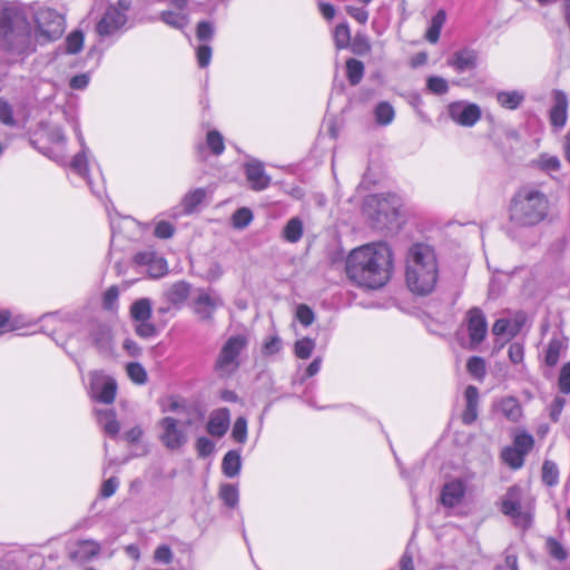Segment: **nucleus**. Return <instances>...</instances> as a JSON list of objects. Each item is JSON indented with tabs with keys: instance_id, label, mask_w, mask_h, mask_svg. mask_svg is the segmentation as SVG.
<instances>
[{
	"instance_id": "obj_1",
	"label": "nucleus",
	"mask_w": 570,
	"mask_h": 570,
	"mask_svg": "<svg viewBox=\"0 0 570 570\" xmlns=\"http://www.w3.org/2000/svg\"><path fill=\"white\" fill-rule=\"evenodd\" d=\"M392 265V252L385 243L367 244L350 253L346 274L360 286L379 288L390 279Z\"/></svg>"
},
{
	"instance_id": "obj_2",
	"label": "nucleus",
	"mask_w": 570,
	"mask_h": 570,
	"mask_svg": "<svg viewBox=\"0 0 570 570\" xmlns=\"http://www.w3.org/2000/svg\"><path fill=\"white\" fill-rule=\"evenodd\" d=\"M0 49L12 59H24L36 51L26 14L12 7L0 10Z\"/></svg>"
},
{
	"instance_id": "obj_3",
	"label": "nucleus",
	"mask_w": 570,
	"mask_h": 570,
	"mask_svg": "<svg viewBox=\"0 0 570 570\" xmlns=\"http://www.w3.org/2000/svg\"><path fill=\"white\" fill-rule=\"evenodd\" d=\"M438 261L433 248L426 244H414L406 256L405 281L411 292L430 294L438 281Z\"/></svg>"
},
{
	"instance_id": "obj_4",
	"label": "nucleus",
	"mask_w": 570,
	"mask_h": 570,
	"mask_svg": "<svg viewBox=\"0 0 570 570\" xmlns=\"http://www.w3.org/2000/svg\"><path fill=\"white\" fill-rule=\"evenodd\" d=\"M43 321H61L68 323L86 335L87 340L100 352H104L107 345V331L102 321L98 320L97 309L91 305L79 312H67L59 316L58 313L46 314Z\"/></svg>"
},
{
	"instance_id": "obj_5",
	"label": "nucleus",
	"mask_w": 570,
	"mask_h": 570,
	"mask_svg": "<svg viewBox=\"0 0 570 570\" xmlns=\"http://www.w3.org/2000/svg\"><path fill=\"white\" fill-rule=\"evenodd\" d=\"M549 208L544 194L532 188L520 189L510 205V219L518 226H534L542 222Z\"/></svg>"
},
{
	"instance_id": "obj_6",
	"label": "nucleus",
	"mask_w": 570,
	"mask_h": 570,
	"mask_svg": "<svg viewBox=\"0 0 570 570\" xmlns=\"http://www.w3.org/2000/svg\"><path fill=\"white\" fill-rule=\"evenodd\" d=\"M87 394L92 402L94 415L100 430L107 433V373L95 370L83 379Z\"/></svg>"
},
{
	"instance_id": "obj_7",
	"label": "nucleus",
	"mask_w": 570,
	"mask_h": 570,
	"mask_svg": "<svg viewBox=\"0 0 570 570\" xmlns=\"http://www.w3.org/2000/svg\"><path fill=\"white\" fill-rule=\"evenodd\" d=\"M247 345L248 338L243 334L233 335L224 343L214 365L219 377H229L238 370V356Z\"/></svg>"
},
{
	"instance_id": "obj_8",
	"label": "nucleus",
	"mask_w": 570,
	"mask_h": 570,
	"mask_svg": "<svg viewBox=\"0 0 570 570\" xmlns=\"http://www.w3.org/2000/svg\"><path fill=\"white\" fill-rule=\"evenodd\" d=\"M36 40L40 45L58 40L65 32L63 17L51 8H39L35 13Z\"/></svg>"
},
{
	"instance_id": "obj_9",
	"label": "nucleus",
	"mask_w": 570,
	"mask_h": 570,
	"mask_svg": "<svg viewBox=\"0 0 570 570\" xmlns=\"http://www.w3.org/2000/svg\"><path fill=\"white\" fill-rule=\"evenodd\" d=\"M72 170L79 176L86 178L91 193L100 200L104 202L107 196V186L105 177L99 168H97V177L94 176V169L89 167L88 158L85 148L81 153L73 156L71 160Z\"/></svg>"
},
{
	"instance_id": "obj_10",
	"label": "nucleus",
	"mask_w": 570,
	"mask_h": 570,
	"mask_svg": "<svg viewBox=\"0 0 570 570\" xmlns=\"http://www.w3.org/2000/svg\"><path fill=\"white\" fill-rule=\"evenodd\" d=\"M190 424L189 421L179 422L178 420L166 416L160 422L161 432L159 439L163 444L169 450H178L187 443V426Z\"/></svg>"
},
{
	"instance_id": "obj_11",
	"label": "nucleus",
	"mask_w": 570,
	"mask_h": 570,
	"mask_svg": "<svg viewBox=\"0 0 570 570\" xmlns=\"http://www.w3.org/2000/svg\"><path fill=\"white\" fill-rule=\"evenodd\" d=\"M522 489L519 485L510 487L501 499V512L513 519L515 524L528 528L531 523L530 515L522 511Z\"/></svg>"
},
{
	"instance_id": "obj_12",
	"label": "nucleus",
	"mask_w": 570,
	"mask_h": 570,
	"mask_svg": "<svg viewBox=\"0 0 570 570\" xmlns=\"http://www.w3.org/2000/svg\"><path fill=\"white\" fill-rule=\"evenodd\" d=\"M449 117L458 125L472 127L481 118V108L476 104L455 101L448 107Z\"/></svg>"
},
{
	"instance_id": "obj_13",
	"label": "nucleus",
	"mask_w": 570,
	"mask_h": 570,
	"mask_svg": "<svg viewBox=\"0 0 570 570\" xmlns=\"http://www.w3.org/2000/svg\"><path fill=\"white\" fill-rule=\"evenodd\" d=\"M466 325L472 346L479 345L484 341L488 333L487 318L479 307H472L466 313Z\"/></svg>"
},
{
	"instance_id": "obj_14",
	"label": "nucleus",
	"mask_w": 570,
	"mask_h": 570,
	"mask_svg": "<svg viewBox=\"0 0 570 570\" xmlns=\"http://www.w3.org/2000/svg\"><path fill=\"white\" fill-rule=\"evenodd\" d=\"M224 302L218 295H210L207 292H202L194 299L193 309L200 321L210 322L215 309L223 306Z\"/></svg>"
},
{
	"instance_id": "obj_15",
	"label": "nucleus",
	"mask_w": 570,
	"mask_h": 570,
	"mask_svg": "<svg viewBox=\"0 0 570 570\" xmlns=\"http://www.w3.org/2000/svg\"><path fill=\"white\" fill-rule=\"evenodd\" d=\"M135 262L146 266L148 275L153 278L163 277L168 272L166 259L153 252L138 253L135 256Z\"/></svg>"
},
{
	"instance_id": "obj_16",
	"label": "nucleus",
	"mask_w": 570,
	"mask_h": 570,
	"mask_svg": "<svg viewBox=\"0 0 570 570\" xmlns=\"http://www.w3.org/2000/svg\"><path fill=\"white\" fill-rule=\"evenodd\" d=\"M479 53L472 48H463L455 51L449 59L448 65L456 72H465L476 68Z\"/></svg>"
},
{
	"instance_id": "obj_17",
	"label": "nucleus",
	"mask_w": 570,
	"mask_h": 570,
	"mask_svg": "<svg viewBox=\"0 0 570 570\" xmlns=\"http://www.w3.org/2000/svg\"><path fill=\"white\" fill-rule=\"evenodd\" d=\"M245 174L254 190H264L271 184V177L265 173L263 164L256 159L245 164Z\"/></svg>"
},
{
	"instance_id": "obj_18",
	"label": "nucleus",
	"mask_w": 570,
	"mask_h": 570,
	"mask_svg": "<svg viewBox=\"0 0 570 570\" xmlns=\"http://www.w3.org/2000/svg\"><path fill=\"white\" fill-rule=\"evenodd\" d=\"M553 106L550 109L551 125L557 128L564 127L568 114V97L564 91L556 89L552 92Z\"/></svg>"
},
{
	"instance_id": "obj_19",
	"label": "nucleus",
	"mask_w": 570,
	"mask_h": 570,
	"mask_svg": "<svg viewBox=\"0 0 570 570\" xmlns=\"http://www.w3.org/2000/svg\"><path fill=\"white\" fill-rule=\"evenodd\" d=\"M465 494V487L462 481L453 480L444 484L441 492V503L446 508L459 505Z\"/></svg>"
},
{
	"instance_id": "obj_20",
	"label": "nucleus",
	"mask_w": 570,
	"mask_h": 570,
	"mask_svg": "<svg viewBox=\"0 0 570 570\" xmlns=\"http://www.w3.org/2000/svg\"><path fill=\"white\" fill-rule=\"evenodd\" d=\"M99 547L95 541H79L69 547V558L77 563L85 562L98 553Z\"/></svg>"
},
{
	"instance_id": "obj_21",
	"label": "nucleus",
	"mask_w": 570,
	"mask_h": 570,
	"mask_svg": "<svg viewBox=\"0 0 570 570\" xmlns=\"http://www.w3.org/2000/svg\"><path fill=\"white\" fill-rule=\"evenodd\" d=\"M130 0H119L117 7H109V35L126 24V12L130 9Z\"/></svg>"
},
{
	"instance_id": "obj_22",
	"label": "nucleus",
	"mask_w": 570,
	"mask_h": 570,
	"mask_svg": "<svg viewBox=\"0 0 570 570\" xmlns=\"http://www.w3.org/2000/svg\"><path fill=\"white\" fill-rule=\"evenodd\" d=\"M464 397L466 401V407L462 414V421L465 424H471L475 421L478 416V401H479V391L475 386L469 385L465 389Z\"/></svg>"
},
{
	"instance_id": "obj_23",
	"label": "nucleus",
	"mask_w": 570,
	"mask_h": 570,
	"mask_svg": "<svg viewBox=\"0 0 570 570\" xmlns=\"http://www.w3.org/2000/svg\"><path fill=\"white\" fill-rule=\"evenodd\" d=\"M190 294V285L180 281L173 284L166 292V299L175 306H181Z\"/></svg>"
},
{
	"instance_id": "obj_24",
	"label": "nucleus",
	"mask_w": 570,
	"mask_h": 570,
	"mask_svg": "<svg viewBox=\"0 0 570 570\" xmlns=\"http://www.w3.org/2000/svg\"><path fill=\"white\" fill-rule=\"evenodd\" d=\"M566 338L562 336H554L550 340L546 353L544 363L552 367L558 364L561 353L566 350Z\"/></svg>"
},
{
	"instance_id": "obj_25",
	"label": "nucleus",
	"mask_w": 570,
	"mask_h": 570,
	"mask_svg": "<svg viewBox=\"0 0 570 570\" xmlns=\"http://www.w3.org/2000/svg\"><path fill=\"white\" fill-rule=\"evenodd\" d=\"M229 426V414L227 410H223L219 413L212 415L209 419L207 430L214 436H223Z\"/></svg>"
},
{
	"instance_id": "obj_26",
	"label": "nucleus",
	"mask_w": 570,
	"mask_h": 570,
	"mask_svg": "<svg viewBox=\"0 0 570 570\" xmlns=\"http://www.w3.org/2000/svg\"><path fill=\"white\" fill-rule=\"evenodd\" d=\"M524 100V94L519 90L499 91L497 94L498 104L510 110L517 109Z\"/></svg>"
},
{
	"instance_id": "obj_27",
	"label": "nucleus",
	"mask_w": 570,
	"mask_h": 570,
	"mask_svg": "<svg viewBox=\"0 0 570 570\" xmlns=\"http://www.w3.org/2000/svg\"><path fill=\"white\" fill-rule=\"evenodd\" d=\"M242 466L240 454L237 451H228L222 462V469L227 478L236 476Z\"/></svg>"
},
{
	"instance_id": "obj_28",
	"label": "nucleus",
	"mask_w": 570,
	"mask_h": 570,
	"mask_svg": "<svg viewBox=\"0 0 570 570\" xmlns=\"http://www.w3.org/2000/svg\"><path fill=\"white\" fill-rule=\"evenodd\" d=\"M446 20V13L443 9H440L431 20V24L426 31L425 38L431 43H436L441 29Z\"/></svg>"
},
{
	"instance_id": "obj_29",
	"label": "nucleus",
	"mask_w": 570,
	"mask_h": 570,
	"mask_svg": "<svg viewBox=\"0 0 570 570\" xmlns=\"http://www.w3.org/2000/svg\"><path fill=\"white\" fill-rule=\"evenodd\" d=\"M303 235V222L298 217L291 218L283 229V237L289 243H297Z\"/></svg>"
},
{
	"instance_id": "obj_30",
	"label": "nucleus",
	"mask_w": 570,
	"mask_h": 570,
	"mask_svg": "<svg viewBox=\"0 0 570 570\" xmlns=\"http://www.w3.org/2000/svg\"><path fill=\"white\" fill-rule=\"evenodd\" d=\"M207 191L205 188H196L189 193H187L183 200L181 205L184 207V210L186 213H191L195 210V208L203 203V200L206 198Z\"/></svg>"
},
{
	"instance_id": "obj_31",
	"label": "nucleus",
	"mask_w": 570,
	"mask_h": 570,
	"mask_svg": "<svg viewBox=\"0 0 570 570\" xmlns=\"http://www.w3.org/2000/svg\"><path fill=\"white\" fill-rule=\"evenodd\" d=\"M500 410L503 413V415L512 422H517L522 414L521 406L518 400L514 397L503 399L500 403Z\"/></svg>"
},
{
	"instance_id": "obj_32",
	"label": "nucleus",
	"mask_w": 570,
	"mask_h": 570,
	"mask_svg": "<svg viewBox=\"0 0 570 570\" xmlns=\"http://www.w3.org/2000/svg\"><path fill=\"white\" fill-rule=\"evenodd\" d=\"M130 314L135 321H149L151 317V303L148 298L137 299L130 308Z\"/></svg>"
},
{
	"instance_id": "obj_33",
	"label": "nucleus",
	"mask_w": 570,
	"mask_h": 570,
	"mask_svg": "<svg viewBox=\"0 0 570 570\" xmlns=\"http://www.w3.org/2000/svg\"><path fill=\"white\" fill-rule=\"evenodd\" d=\"M520 331L517 323H511L507 318H499L492 326V333L497 336L505 335L508 338L514 337Z\"/></svg>"
},
{
	"instance_id": "obj_34",
	"label": "nucleus",
	"mask_w": 570,
	"mask_h": 570,
	"mask_svg": "<svg viewBox=\"0 0 570 570\" xmlns=\"http://www.w3.org/2000/svg\"><path fill=\"white\" fill-rule=\"evenodd\" d=\"M347 79L352 86H356L363 78L364 65L356 59H348L346 61Z\"/></svg>"
},
{
	"instance_id": "obj_35",
	"label": "nucleus",
	"mask_w": 570,
	"mask_h": 570,
	"mask_svg": "<svg viewBox=\"0 0 570 570\" xmlns=\"http://www.w3.org/2000/svg\"><path fill=\"white\" fill-rule=\"evenodd\" d=\"M377 124L386 126L394 119V108L386 101L380 102L374 110Z\"/></svg>"
},
{
	"instance_id": "obj_36",
	"label": "nucleus",
	"mask_w": 570,
	"mask_h": 570,
	"mask_svg": "<svg viewBox=\"0 0 570 570\" xmlns=\"http://www.w3.org/2000/svg\"><path fill=\"white\" fill-rule=\"evenodd\" d=\"M501 456L502 460L512 469H520L524 463V455L514 446L503 449Z\"/></svg>"
},
{
	"instance_id": "obj_37",
	"label": "nucleus",
	"mask_w": 570,
	"mask_h": 570,
	"mask_svg": "<svg viewBox=\"0 0 570 570\" xmlns=\"http://www.w3.org/2000/svg\"><path fill=\"white\" fill-rule=\"evenodd\" d=\"M542 482L548 487H554L559 481V470L554 462L546 460L542 465Z\"/></svg>"
},
{
	"instance_id": "obj_38",
	"label": "nucleus",
	"mask_w": 570,
	"mask_h": 570,
	"mask_svg": "<svg viewBox=\"0 0 570 570\" xmlns=\"http://www.w3.org/2000/svg\"><path fill=\"white\" fill-rule=\"evenodd\" d=\"M206 145L215 156H219L225 150L224 138L217 130H209L206 136Z\"/></svg>"
},
{
	"instance_id": "obj_39",
	"label": "nucleus",
	"mask_w": 570,
	"mask_h": 570,
	"mask_svg": "<svg viewBox=\"0 0 570 570\" xmlns=\"http://www.w3.org/2000/svg\"><path fill=\"white\" fill-rule=\"evenodd\" d=\"M219 498L229 508H235L238 503V489L234 484H223L219 489Z\"/></svg>"
},
{
	"instance_id": "obj_40",
	"label": "nucleus",
	"mask_w": 570,
	"mask_h": 570,
	"mask_svg": "<svg viewBox=\"0 0 570 570\" xmlns=\"http://www.w3.org/2000/svg\"><path fill=\"white\" fill-rule=\"evenodd\" d=\"M126 372L129 379L136 384L141 385L147 382V372L140 363H128L126 366Z\"/></svg>"
},
{
	"instance_id": "obj_41",
	"label": "nucleus",
	"mask_w": 570,
	"mask_h": 570,
	"mask_svg": "<svg viewBox=\"0 0 570 570\" xmlns=\"http://www.w3.org/2000/svg\"><path fill=\"white\" fill-rule=\"evenodd\" d=\"M315 348V341L309 337L298 340L294 345V353L298 358L307 360Z\"/></svg>"
},
{
	"instance_id": "obj_42",
	"label": "nucleus",
	"mask_w": 570,
	"mask_h": 570,
	"mask_svg": "<svg viewBox=\"0 0 570 570\" xmlns=\"http://www.w3.org/2000/svg\"><path fill=\"white\" fill-rule=\"evenodd\" d=\"M533 445H534V439L529 433L522 432V433H518L514 436L513 446L518 451H521V453L523 455H527L533 449Z\"/></svg>"
},
{
	"instance_id": "obj_43",
	"label": "nucleus",
	"mask_w": 570,
	"mask_h": 570,
	"mask_svg": "<svg viewBox=\"0 0 570 570\" xmlns=\"http://www.w3.org/2000/svg\"><path fill=\"white\" fill-rule=\"evenodd\" d=\"M66 51L68 53H78L83 46V33L80 30H75L66 38Z\"/></svg>"
},
{
	"instance_id": "obj_44",
	"label": "nucleus",
	"mask_w": 570,
	"mask_h": 570,
	"mask_svg": "<svg viewBox=\"0 0 570 570\" xmlns=\"http://www.w3.org/2000/svg\"><path fill=\"white\" fill-rule=\"evenodd\" d=\"M334 41L338 49L346 48L351 41L350 28L345 23L337 24L334 30Z\"/></svg>"
},
{
	"instance_id": "obj_45",
	"label": "nucleus",
	"mask_w": 570,
	"mask_h": 570,
	"mask_svg": "<svg viewBox=\"0 0 570 570\" xmlns=\"http://www.w3.org/2000/svg\"><path fill=\"white\" fill-rule=\"evenodd\" d=\"M160 19L166 24H168L175 29H183L188 23V20L185 16L177 14L173 11H163L160 14Z\"/></svg>"
},
{
	"instance_id": "obj_46",
	"label": "nucleus",
	"mask_w": 570,
	"mask_h": 570,
	"mask_svg": "<svg viewBox=\"0 0 570 570\" xmlns=\"http://www.w3.org/2000/svg\"><path fill=\"white\" fill-rule=\"evenodd\" d=\"M546 546H547V550H548L549 554L552 558H554V559H557L559 561H563V560L567 559V557H568L567 550L554 538H548L547 541H546Z\"/></svg>"
},
{
	"instance_id": "obj_47",
	"label": "nucleus",
	"mask_w": 570,
	"mask_h": 570,
	"mask_svg": "<svg viewBox=\"0 0 570 570\" xmlns=\"http://www.w3.org/2000/svg\"><path fill=\"white\" fill-rule=\"evenodd\" d=\"M466 368L474 377L482 379L485 374V362L482 357L472 356L466 363Z\"/></svg>"
},
{
	"instance_id": "obj_48",
	"label": "nucleus",
	"mask_w": 570,
	"mask_h": 570,
	"mask_svg": "<svg viewBox=\"0 0 570 570\" xmlns=\"http://www.w3.org/2000/svg\"><path fill=\"white\" fill-rule=\"evenodd\" d=\"M233 439L238 443H245L247 440V421L244 416L237 417L232 431Z\"/></svg>"
},
{
	"instance_id": "obj_49",
	"label": "nucleus",
	"mask_w": 570,
	"mask_h": 570,
	"mask_svg": "<svg viewBox=\"0 0 570 570\" xmlns=\"http://www.w3.org/2000/svg\"><path fill=\"white\" fill-rule=\"evenodd\" d=\"M426 86L429 90L435 95H444L449 90L448 81L438 76H432L428 78Z\"/></svg>"
},
{
	"instance_id": "obj_50",
	"label": "nucleus",
	"mask_w": 570,
	"mask_h": 570,
	"mask_svg": "<svg viewBox=\"0 0 570 570\" xmlns=\"http://www.w3.org/2000/svg\"><path fill=\"white\" fill-rule=\"evenodd\" d=\"M558 389L562 394H570V362L566 363L560 370Z\"/></svg>"
},
{
	"instance_id": "obj_51",
	"label": "nucleus",
	"mask_w": 570,
	"mask_h": 570,
	"mask_svg": "<svg viewBox=\"0 0 570 570\" xmlns=\"http://www.w3.org/2000/svg\"><path fill=\"white\" fill-rule=\"evenodd\" d=\"M253 219V214L248 208H239L233 215V225L236 228H245Z\"/></svg>"
},
{
	"instance_id": "obj_52",
	"label": "nucleus",
	"mask_w": 570,
	"mask_h": 570,
	"mask_svg": "<svg viewBox=\"0 0 570 570\" xmlns=\"http://www.w3.org/2000/svg\"><path fill=\"white\" fill-rule=\"evenodd\" d=\"M296 318L304 326H309L315 320L314 312L305 304H299L296 308Z\"/></svg>"
},
{
	"instance_id": "obj_53",
	"label": "nucleus",
	"mask_w": 570,
	"mask_h": 570,
	"mask_svg": "<svg viewBox=\"0 0 570 570\" xmlns=\"http://www.w3.org/2000/svg\"><path fill=\"white\" fill-rule=\"evenodd\" d=\"M0 120L7 126L16 124L12 107L2 98H0Z\"/></svg>"
},
{
	"instance_id": "obj_54",
	"label": "nucleus",
	"mask_w": 570,
	"mask_h": 570,
	"mask_svg": "<svg viewBox=\"0 0 570 570\" xmlns=\"http://www.w3.org/2000/svg\"><path fill=\"white\" fill-rule=\"evenodd\" d=\"M196 35L199 41H209L214 37V26L208 21H200L197 24Z\"/></svg>"
},
{
	"instance_id": "obj_55",
	"label": "nucleus",
	"mask_w": 570,
	"mask_h": 570,
	"mask_svg": "<svg viewBox=\"0 0 570 570\" xmlns=\"http://www.w3.org/2000/svg\"><path fill=\"white\" fill-rule=\"evenodd\" d=\"M175 227L166 220L157 223L155 227V236L161 239L170 238L174 235Z\"/></svg>"
},
{
	"instance_id": "obj_56",
	"label": "nucleus",
	"mask_w": 570,
	"mask_h": 570,
	"mask_svg": "<svg viewBox=\"0 0 570 570\" xmlns=\"http://www.w3.org/2000/svg\"><path fill=\"white\" fill-rule=\"evenodd\" d=\"M135 331L137 335L144 338L151 337L156 334V327L149 321H138Z\"/></svg>"
},
{
	"instance_id": "obj_57",
	"label": "nucleus",
	"mask_w": 570,
	"mask_h": 570,
	"mask_svg": "<svg viewBox=\"0 0 570 570\" xmlns=\"http://www.w3.org/2000/svg\"><path fill=\"white\" fill-rule=\"evenodd\" d=\"M154 559L157 562H160V563H164V564L170 563L171 560H173L171 549L168 546H166V544L159 546L155 550Z\"/></svg>"
},
{
	"instance_id": "obj_58",
	"label": "nucleus",
	"mask_w": 570,
	"mask_h": 570,
	"mask_svg": "<svg viewBox=\"0 0 570 570\" xmlns=\"http://www.w3.org/2000/svg\"><path fill=\"white\" fill-rule=\"evenodd\" d=\"M509 358L514 364H520L523 361L524 356V348L523 345L520 343H512L509 346L508 350Z\"/></svg>"
},
{
	"instance_id": "obj_59",
	"label": "nucleus",
	"mask_w": 570,
	"mask_h": 570,
	"mask_svg": "<svg viewBox=\"0 0 570 570\" xmlns=\"http://www.w3.org/2000/svg\"><path fill=\"white\" fill-rule=\"evenodd\" d=\"M212 59V48L208 45H202L197 48V62L200 68H206Z\"/></svg>"
},
{
	"instance_id": "obj_60",
	"label": "nucleus",
	"mask_w": 570,
	"mask_h": 570,
	"mask_svg": "<svg viewBox=\"0 0 570 570\" xmlns=\"http://www.w3.org/2000/svg\"><path fill=\"white\" fill-rule=\"evenodd\" d=\"M345 10L353 19H355L361 24H365L368 20V11L363 8L346 6Z\"/></svg>"
},
{
	"instance_id": "obj_61",
	"label": "nucleus",
	"mask_w": 570,
	"mask_h": 570,
	"mask_svg": "<svg viewBox=\"0 0 570 570\" xmlns=\"http://www.w3.org/2000/svg\"><path fill=\"white\" fill-rule=\"evenodd\" d=\"M196 449L199 456H208L214 451V443L207 438H199L196 441Z\"/></svg>"
},
{
	"instance_id": "obj_62",
	"label": "nucleus",
	"mask_w": 570,
	"mask_h": 570,
	"mask_svg": "<svg viewBox=\"0 0 570 570\" xmlns=\"http://www.w3.org/2000/svg\"><path fill=\"white\" fill-rule=\"evenodd\" d=\"M48 139L52 144L65 145L66 136L63 129L60 126H52L48 131Z\"/></svg>"
},
{
	"instance_id": "obj_63",
	"label": "nucleus",
	"mask_w": 570,
	"mask_h": 570,
	"mask_svg": "<svg viewBox=\"0 0 570 570\" xmlns=\"http://www.w3.org/2000/svg\"><path fill=\"white\" fill-rule=\"evenodd\" d=\"M566 400L562 396H556L550 405V417L553 422H557L564 407Z\"/></svg>"
},
{
	"instance_id": "obj_64",
	"label": "nucleus",
	"mask_w": 570,
	"mask_h": 570,
	"mask_svg": "<svg viewBox=\"0 0 570 570\" xmlns=\"http://www.w3.org/2000/svg\"><path fill=\"white\" fill-rule=\"evenodd\" d=\"M282 341L278 336H273L268 341H266L263 345V352L267 355L276 354L281 351Z\"/></svg>"
}]
</instances>
